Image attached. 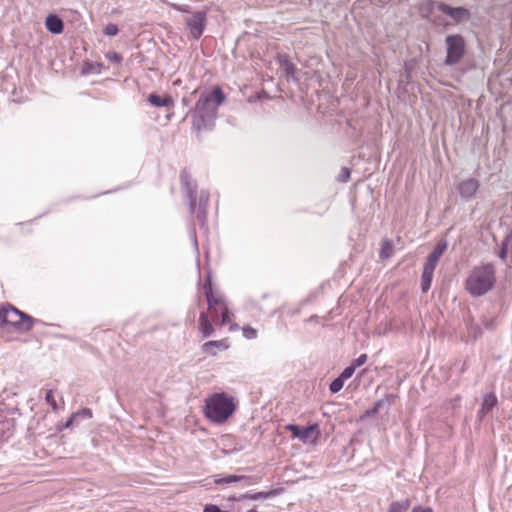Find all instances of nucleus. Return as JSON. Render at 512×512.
<instances>
[{"label":"nucleus","instance_id":"29","mask_svg":"<svg viewBox=\"0 0 512 512\" xmlns=\"http://www.w3.org/2000/svg\"><path fill=\"white\" fill-rule=\"evenodd\" d=\"M243 334L246 338L252 339L256 337L257 331L250 326H246L243 328Z\"/></svg>","mask_w":512,"mask_h":512},{"label":"nucleus","instance_id":"32","mask_svg":"<svg viewBox=\"0 0 512 512\" xmlns=\"http://www.w3.org/2000/svg\"><path fill=\"white\" fill-rule=\"evenodd\" d=\"M80 416H82V417H87V418H91V417H92V412H91V410H90V409H88V408H84V409L80 410L79 412L74 413V417H77V418H78V417H80Z\"/></svg>","mask_w":512,"mask_h":512},{"label":"nucleus","instance_id":"23","mask_svg":"<svg viewBox=\"0 0 512 512\" xmlns=\"http://www.w3.org/2000/svg\"><path fill=\"white\" fill-rule=\"evenodd\" d=\"M344 380L339 376L337 377L335 380L332 381V383L330 384V391L332 393H337L339 392L343 386H344Z\"/></svg>","mask_w":512,"mask_h":512},{"label":"nucleus","instance_id":"38","mask_svg":"<svg viewBox=\"0 0 512 512\" xmlns=\"http://www.w3.org/2000/svg\"><path fill=\"white\" fill-rule=\"evenodd\" d=\"M247 512H257L255 509L248 510Z\"/></svg>","mask_w":512,"mask_h":512},{"label":"nucleus","instance_id":"27","mask_svg":"<svg viewBox=\"0 0 512 512\" xmlns=\"http://www.w3.org/2000/svg\"><path fill=\"white\" fill-rule=\"evenodd\" d=\"M45 400L47 402V404H49L53 410H56L57 408V403H56V400L54 398V395H53V391L52 390H48L46 392V395H45Z\"/></svg>","mask_w":512,"mask_h":512},{"label":"nucleus","instance_id":"14","mask_svg":"<svg viewBox=\"0 0 512 512\" xmlns=\"http://www.w3.org/2000/svg\"><path fill=\"white\" fill-rule=\"evenodd\" d=\"M199 329L204 337H209L214 333V328L210 323L208 316L205 312H202L199 317Z\"/></svg>","mask_w":512,"mask_h":512},{"label":"nucleus","instance_id":"6","mask_svg":"<svg viewBox=\"0 0 512 512\" xmlns=\"http://www.w3.org/2000/svg\"><path fill=\"white\" fill-rule=\"evenodd\" d=\"M285 429L292 433V438L299 439L303 444H315L321 436L319 425L316 423L307 427L288 424Z\"/></svg>","mask_w":512,"mask_h":512},{"label":"nucleus","instance_id":"8","mask_svg":"<svg viewBox=\"0 0 512 512\" xmlns=\"http://www.w3.org/2000/svg\"><path fill=\"white\" fill-rule=\"evenodd\" d=\"M438 9L442 13L450 16L456 22H462L470 18L469 10L463 7H451L448 4L441 2L438 4Z\"/></svg>","mask_w":512,"mask_h":512},{"label":"nucleus","instance_id":"21","mask_svg":"<svg viewBox=\"0 0 512 512\" xmlns=\"http://www.w3.org/2000/svg\"><path fill=\"white\" fill-rule=\"evenodd\" d=\"M392 250H393V247H392L391 242L389 240H384L382 242V247H381V251H380V257L382 259H387V258L391 257Z\"/></svg>","mask_w":512,"mask_h":512},{"label":"nucleus","instance_id":"17","mask_svg":"<svg viewBox=\"0 0 512 512\" xmlns=\"http://www.w3.org/2000/svg\"><path fill=\"white\" fill-rule=\"evenodd\" d=\"M277 495V490H271L267 492H257L254 494L245 493L240 495L237 500L243 501V500H260V499H267L271 496Z\"/></svg>","mask_w":512,"mask_h":512},{"label":"nucleus","instance_id":"19","mask_svg":"<svg viewBox=\"0 0 512 512\" xmlns=\"http://www.w3.org/2000/svg\"><path fill=\"white\" fill-rule=\"evenodd\" d=\"M250 477H247V476H244V475H228V476H225V477H220V476H216L215 477V484L217 485H220V484H230V483H234V482H238V481H242V480H249Z\"/></svg>","mask_w":512,"mask_h":512},{"label":"nucleus","instance_id":"4","mask_svg":"<svg viewBox=\"0 0 512 512\" xmlns=\"http://www.w3.org/2000/svg\"><path fill=\"white\" fill-rule=\"evenodd\" d=\"M33 319L17 310L16 308L9 306L0 310V323L9 324L16 327H21L24 330H30L33 326Z\"/></svg>","mask_w":512,"mask_h":512},{"label":"nucleus","instance_id":"31","mask_svg":"<svg viewBox=\"0 0 512 512\" xmlns=\"http://www.w3.org/2000/svg\"><path fill=\"white\" fill-rule=\"evenodd\" d=\"M367 361V355L366 354H361L357 359H355L352 363V365H355V368L356 367H359L363 364H365Z\"/></svg>","mask_w":512,"mask_h":512},{"label":"nucleus","instance_id":"15","mask_svg":"<svg viewBox=\"0 0 512 512\" xmlns=\"http://www.w3.org/2000/svg\"><path fill=\"white\" fill-rule=\"evenodd\" d=\"M148 102L155 107H168L172 105L173 100L169 96L150 94L148 97Z\"/></svg>","mask_w":512,"mask_h":512},{"label":"nucleus","instance_id":"26","mask_svg":"<svg viewBox=\"0 0 512 512\" xmlns=\"http://www.w3.org/2000/svg\"><path fill=\"white\" fill-rule=\"evenodd\" d=\"M355 365H350L348 367H346L343 372L340 374V377L345 381L347 379H349L350 377H352V375L354 374L355 372Z\"/></svg>","mask_w":512,"mask_h":512},{"label":"nucleus","instance_id":"9","mask_svg":"<svg viewBox=\"0 0 512 512\" xmlns=\"http://www.w3.org/2000/svg\"><path fill=\"white\" fill-rule=\"evenodd\" d=\"M438 262L439 261H436V260L431 259L430 257H427V260L423 267L422 276H421V289H422V292H424V293H426L431 286L433 273H434V270H435Z\"/></svg>","mask_w":512,"mask_h":512},{"label":"nucleus","instance_id":"10","mask_svg":"<svg viewBox=\"0 0 512 512\" xmlns=\"http://www.w3.org/2000/svg\"><path fill=\"white\" fill-rule=\"evenodd\" d=\"M410 507V501L409 500H402V501H396L392 502L390 504V507L388 509V512H408ZM411 512H433L431 508H423L421 506L413 508Z\"/></svg>","mask_w":512,"mask_h":512},{"label":"nucleus","instance_id":"11","mask_svg":"<svg viewBox=\"0 0 512 512\" xmlns=\"http://www.w3.org/2000/svg\"><path fill=\"white\" fill-rule=\"evenodd\" d=\"M479 188V183L476 179L469 178L463 181L459 186L460 195L466 199L472 198Z\"/></svg>","mask_w":512,"mask_h":512},{"label":"nucleus","instance_id":"22","mask_svg":"<svg viewBox=\"0 0 512 512\" xmlns=\"http://www.w3.org/2000/svg\"><path fill=\"white\" fill-rule=\"evenodd\" d=\"M224 346L223 341H208L202 345L203 352L209 353L213 348H220Z\"/></svg>","mask_w":512,"mask_h":512},{"label":"nucleus","instance_id":"1","mask_svg":"<svg viewBox=\"0 0 512 512\" xmlns=\"http://www.w3.org/2000/svg\"><path fill=\"white\" fill-rule=\"evenodd\" d=\"M225 100L220 87H215L209 94H202L193 111V126L197 130L211 125L216 117L217 108Z\"/></svg>","mask_w":512,"mask_h":512},{"label":"nucleus","instance_id":"36","mask_svg":"<svg viewBox=\"0 0 512 512\" xmlns=\"http://www.w3.org/2000/svg\"><path fill=\"white\" fill-rule=\"evenodd\" d=\"M506 255H507V250L505 247L502 248V250L500 251V254L499 256L502 258V259H505L506 258Z\"/></svg>","mask_w":512,"mask_h":512},{"label":"nucleus","instance_id":"20","mask_svg":"<svg viewBox=\"0 0 512 512\" xmlns=\"http://www.w3.org/2000/svg\"><path fill=\"white\" fill-rule=\"evenodd\" d=\"M447 247H448L447 241L446 240H440L437 243V245L435 246V248L433 249V251L428 255V257H430L433 260L439 261L441 256L446 251Z\"/></svg>","mask_w":512,"mask_h":512},{"label":"nucleus","instance_id":"3","mask_svg":"<svg viewBox=\"0 0 512 512\" xmlns=\"http://www.w3.org/2000/svg\"><path fill=\"white\" fill-rule=\"evenodd\" d=\"M234 399L226 393H215L205 400V416L213 423L221 424L235 411Z\"/></svg>","mask_w":512,"mask_h":512},{"label":"nucleus","instance_id":"28","mask_svg":"<svg viewBox=\"0 0 512 512\" xmlns=\"http://www.w3.org/2000/svg\"><path fill=\"white\" fill-rule=\"evenodd\" d=\"M118 31V27L115 24H108L105 27L104 33L108 36H115Z\"/></svg>","mask_w":512,"mask_h":512},{"label":"nucleus","instance_id":"34","mask_svg":"<svg viewBox=\"0 0 512 512\" xmlns=\"http://www.w3.org/2000/svg\"><path fill=\"white\" fill-rule=\"evenodd\" d=\"M385 403H386V400H384V399H381V400L377 401V402L375 403V406H374L373 410L371 411V413H377V412L380 410V408H381Z\"/></svg>","mask_w":512,"mask_h":512},{"label":"nucleus","instance_id":"2","mask_svg":"<svg viewBox=\"0 0 512 512\" xmlns=\"http://www.w3.org/2000/svg\"><path fill=\"white\" fill-rule=\"evenodd\" d=\"M496 281L495 270L492 264H483L474 267L466 281V290L474 297H479L488 293Z\"/></svg>","mask_w":512,"mask_h":512},{"label":"nucleus","instance_id":"13","mask_svg":"<svg viewBox=\"0 0 512 512\" xmlns=\"http://www.w3.org/2000/svg\"><path fill=\"white\" fill-rule=\"evenodd\" d=\"M205 293H206L209 309L213 313V317H214L217 313L216 306L221 305L224 307L225 303L221 297L214 296V294L212 292L211 285H209L208 287L205 286Z\"/></svg>","mask_w":512,"mask_h":512},{"label":"nucleus","instance_id":"7","mask_svg":"<svg viewBox=\"0 0 512 512\" xmlns=\"http://www.w3.org/2000/svg\"><path fill=\"white\" fill-rule=\"evenodd\" d=\"M184 21L194 39H198L203 34L207 21V13L205 11H195L184 18Z\"/></svg>","mask_w":512,"mask_h":512},{"label":"nucleus","instance_id":"30","mask_svg":"<svg viewBox=\"0 0 512 512\" xmlns=\"http://www.w3.org/2000/svg\"><path fill=\"white\" fill-rule=\"evenodd\" d=\"M228 320H229V311H228L227 306L224 305V307H222V318H221L220 325L221 326L226 325L228 323Z\"/></svg>","mask_w":512,"mask_h":512},{"label":"nucleus","instance_id":"5","mask_svg":"<svg viewBox=\"0 0 512 512\" xmlns=\"http://www.w3.org/2000/svg\"><path fill=\"white\" fill-rule=\"evenodd\" d=\"M447 55L445 65L452 66L461 61L465 54V41L459 34L448 35L445 39Z\"/></svg>","mask_w":512,"mask_h":512},{"label":"nucleus","instance_id":"24","mask_svg":"<svg viewBox=\"0 0 512 512\" xmlns=\"http://www.w3.org/2000/svg\"><path fill=\"white\" fill-rule=\"evenodd\" d=\"M282 66L285 70V73L287 76H293L294 73H295V65L289 61L287 58H285L283 61H282Z\"/></svg>","mask_w":512,"mask_h":512},{"label":"nucleus","instance_id":"16","mask_svg":"<svg viewBox=\"0 0 512 512\" xmlns=\"http://www.w3.org/2000/svg\"><path fill=\"white\" fill-rule=\"evenodd\" d=\"M496 403H497V398H496L495 394L488 393V394L484 395L481 409L479 410V414L481 416L485 415L496 405Z\"/></svg>","mask_w":512,"mask_h":512},{"label":"nucleus","instance_id":"18","mask_svg":"<svg viewBox=\"0 0 512 512\" xmlns=\"http://www.w3.org/2000/svg\"><path fill=\"white\" fill-rule=\"evenodd\" d=\"M181 183L186 186L187 190H188V193H189V197H190V208L191 210L193 211L194 208H195V197H194V194H195V186L194 185H190V176L189 174H187L186 172H183L181 174Z\"/></svg>","mask_w":512,"mask_h":512},{"label":"nucleus","instance_id":"35","mask_svg":"<svg viewBox=\"0 0 512 512\" xmlns=\"http://www.w3.org/2000/svg\"><path fill=\"white\" fill-rule=\"evenodd\" d=\"M77 417H74V414L70 417V419L66 422L65 424V427L68 428L72 425L73 421L76 419Z\"/></svg>","mask_w":512,"mask_h":512},{"label":"nucleus","instance_id":"25","mask_svg":"<svg viewBox=\"0 0 512 512\" xmlns=\"http://www.w3.org/2000/svg\"><path fill=\"white\" fill-rule=\"evenodd\" d=\"M351 171L349 168L343 167L337 177L339 182H347L350 178Z\"/></svg>","mask_w":512,"mask_h":512},{"label":"nucleus","instance_id":"33","mask_svg":"<svg viewBox=\"0 0 512 512\" xmlns=\"http://www.w3.org/2000/svg\"><path fill=\"white\" fill-rule=\"evenodd\" d=\"M203 512H222L216 505H206Z\"/></svg>","mask_w":512,"mask_h":512},{"label":"nucleus","instance_id":"37","mask_svg":"<svg viewBox=\"0 0 512 512\" xmlns=\"http://www.w3.org/2000/svg\"><path fill=\"white\" fill-rule=\"evenodd\" d=\"M207 199H208V196H204V195L202 194V195H201V198H200V205H202V202H203V201H205V202H206V201H207Z\"/></svg>","mask_w":512,"mask_h":512},{"label":"nucleus","instance_id":"12","mask_svg":"<svg viewBox=\"0 0 512 512\" xmlns=\"http://www.w3.org/2000/svg\"><path fill=\"white\" fill-rule=\"evenodd\" d=\"M45 26L48 31L54 34H60L64 28L62 20L53 14L47 16L45 20Z\"/></svg>","mask_w":512,"mask_h":512}]
</instances>
